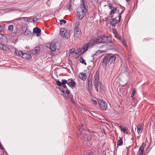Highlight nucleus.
<instances>
[{
    "label": "nucleus",
    "instance_id": "1",
    "mask_svg": "<svg viewBox=\"0 0 155 155\" xmlns=\"http://www.w3.org/2000/svg\"><path fill=\"white\" fill-rule=\"evenodd\" d=\"M87 11V9L85 7L83 2V4L81 5L77 9L78 18L79 20H81L84 17L85 13Z\"/></svg>",
    "mask_w": 155,
    "mask_h": 155
},
{
    "label": "nucleus",
    "instance_id": "2",
    "mask_svg": "<svg viewBox=\"0 0 155 155\" xmlns=\"http://www.w3.org/2000/svg\"><path fill=\"white\" fill-rule=\"evenodd\" d=\"M77 129L78 130L77 132L78 137L79 136H80L81 134H82V133L83 131L84 132V133H86V132L89 133V130L87 129L86 126L83 124H81L78 126L77 127Z\"/></svg>",
    "mask_w": 155,
    "mask_h": 155
},
{
    "label": "nucleus",
    "instance_id": "3",
    "mask_svg": "<svg viewBox=\"0 0 155 155\" xmlns=\"http://www.w3.org/2000/svg\"><path fill=\"white\" fill-rule=\"evenodd\" d=\"M74 39L77 40L80 38L81 35V30L78 26L75 27L74 30Z\"/></svg>",
    "mask_w": 155,
    "mask_h": 155
},
{
    "label": "nucleus",
    "instance_id": "4",
    "mask_svg": "<svg viewBox=\"0 0 155 155\" xmlns=\"http://www.w3.org/2000/svg\"><path fill=\"white\" fill-rule=\"evenodd\" d=\"M98 103L100 107L104 110H106L107 108V104L106 102L104 100L98 99Z\"/></svg>",
    "mask_w": 155,
    "mask_h": 155
},
{
    "label": "nucleus",
    "instance_id": "5",
    "mask_svg": "<svg viewBox=\"0 0 155 155\" xmlns=\"http://www.w3.org/2000/svg\"><path fill=\"white\" fill-rule=\"evenodd\" d=\"M82 133V134H81L80 136H79L80 138L83 142L87 141L88 140V136L90 135V132H89V133L87 132L84 133V132L83 131Z\"/></svg>",
    "mask_w": 155,
    "mask_h": 155
},
{
    "label": "nucleus",
    "instance_id": "6",
    "mask_svg": "<svg viewBox=\"0 0 155 155\" xmlns=\"http://www.w3.org/2000/svg\"><path fill=\"white\" fill-rule=\"evenodd\" d=\"M88 48H90V46L87 44L84 45L81 49L78 50L79 52L78 54L81 55L83 54L88 50Z\"/></svg>",
    "mask_w": 155,
    "mask_h": 155
},
{
    "label": "nucleus",
    "instance_id": "7",
    "mask_svg": "<svg viewBox=\"0 0 155 155\" xmlns=\"http://www.w3.org/2000/svg\"><path fill=\"white\" fill-rule=\"evenodd\" d=\"M101 43H110L112 41L109 37L103 36L101 37Z\"/></svg>",
    "mask_w": 155,
    "mask_h": 155
},
{
    "label": "nucleus",
    "instance_id": "8",
    "mask_svg": "<svg viewBox=\"0 0 155 155\" xmlns=\"http://www.w3.org/2000/svg\"><path fill=\"white\" fill-rule=\"evenodd\" d=\"M67 84L71 87H73L76 85L75 82L71 78L69 79L68 80H67Z\"/></svg>",
    "mask_w": 155,
    "mask_h": 155
},
{
    "label": "nucleus",
    "instance_id": "9",
    "mask_svg": "<svg viewBox=\"0 0 155 155\" xmlns=\"http://www.w3.org/2000/svg\"><path fill=\"white\" fill-rule=\"evenodd\" d=\"M46 46L47 47L49 48L52 51H54L56 50L57 47L56 43H54L51 44H46Z\"/></svg>",
    "mask_w": 155,
    "mask_h": 155
},
{
    "label": "nucleus",
    "instance_id": "10",
    "mask_svg": "<svg viewBox=\"0 0 155 155\" xmlns=\"http://www.w3.org/2000/svg\"><path fill=\"white\" fill-rule=\"evenodd\" d=\"M108 63H110L109 55H105L103 59L102 65L105 68Z\"/></svg>",
    "mask_w": 155,
    "mask_h": 155
},
{
    "label": "nucleus",
    "instance_id": "11",
    "mask_svg": "<svg viewBox=\"0 0 155 155\" xmlns=\"http://www.w3.org/2000/svg\"><path fill=\"white\" fill-rule=\"evenodd\" d=\"M118 56V55L117 54L111 56L109 55V62L110 64L114 63V62L117 57Z\"/></svg>",
    "mask_w": 155,
    "mask_h": 155
},
{
    "label": "nucleus",
    "instance_id": "12",
    "mask_svg": "<svg viewBox=\"0 0 155 155\" xmlns=\"http://www.w3.org/2000/svg\"><path fill=\"white\" fill-rule=\"evenodd\" d=\"M109 22L108 21V23L111 24L114 26H115L117 22H119V20H117L115 18H112L111 20L109 19Z\"/></svg>",
    "mask_w": 155,
    "mask_h": 155
},
{
    "label": "nucleus",
    "instance_id": "13",
    "mask_svg": "<svg viewBox=\"0 0 155 155\" xmlns=\"http://www.w3.org/2000/svg\"><path fill=\"white\" fill-rule=\"evenodd\" d=\"M41 31L40 29L37 27H35L33 30V33L36 34L37 36H39L40 35Z\"/></svg>",
    "mask_w": 155,
    "mask_h": 155
},
{
    "label": "nucleus",
    "instance_id": "14",
    "mask_svg": "<svg viewBox=\"0 0 155 155\" xmlns=\"http://www.w3.org/2000/svg\"><path fill=\"white\" fill-rule=\"evenodd\" d=\"M21 57L24 60H29L31 56L29 54L23 53Z\"/></svg>",
    "mask_w": 155,
    "mask_h": 155
},
{
    "label": "nucleus",
    "instance_id": "15",
    "mask_svg": "<svg viewBox=\"0 0 155 155\" xmlns=\"http://www.w3.org/2000/svg\"><path fill=\"white\" fill-rule=\"evenodd\" d=\"M146 146V144L144 143H142L139 150V153L138 155H143L144 152V149Z\"/></svg>",
    "mask_w": 155,
    "mask_h": 155
},
{
    "label": "nucleus",
    "instance_id": "16",
    "mask_svg": "<svg viewBox=\"0 0 155 155\" xmlns=\"http://www.w3.org/2000/svg\"><path fill=\"white\" fill-rule=\"evenodd\" d=\"M87 44L90 46V48H91L92 47L94 46L95 44H96L95 38H93Z\"/></svg>",
    "mask_w": 155,
    "mask_h": 155
},
{
    "label": "nucleus",
    "instance_id": "17",
    "mask_svg": "<svg viewBox=\"0 0 155 155\" xmlns=\"http://www.w3.org/2000/svg\"><path fill=\"white\" fill-rule=\"evenodd\" d=\"M40 50V48L39 47H35V48L31 51V53L34 54L38 53Z\"/></svg>",
    "mask_w": 155,
    "mask_h": 155
},
{
    "label": "nucleus",
    "instance_id": "18",
    "mask_svg": "<svg viewBox=\"0 0 155 155\" xmlns=\"http://www.w3.org/2000/svg\"><path fill=\"white\" fill-rule=\"evenodd\" d=\"M79 77V78L83 81H85L87 78V76L85 73H80Z\"/></svg>",
    "mask_w": 155,
    "mask_h": 155
},
{
    "label": "nucleus",
    "instance_id": "19",
    "mask_svg": "<svg viewBox=\"0 0 155 155\" xmlns=\"http://www.w3.org/2000/svg\"><path fill=\"white\" fill-rule=\"evenodd\" d=\"M15 51L14 54L16 56H20L21 57L23 52L22 51H18V50L15 49Z\"/></svg>",
    "mask_w": 155,
    "mask_h": 155
},
{
    "label": "nucleus",
    "instance_id": "20",
    "mask_svg": "<svg viewBox=\"0 0 155 155\" xmlns=\"http://www.w3.org/2000/svg\"><path fill=\"white\" fill-rule=\"evenodd\" d=\"M119 127L120 128L121 131L123 133L126 134H128V132L127 131V129L126 126H119Z\"/></svg>",
    "mask_w": 155,
    "mask_h": 155
},
{
    "label": "nucleus",
    "instance_id": "21",
    "mask_svg": "<svg viewBox=\"0 0 155 155\" xmlns=\"http://www.w3.org/2000/svg\"><path fill=\"white\" fill-rule=\"evenodd\" d=\"M21 30L24 31L25 30L28 29V25L25 23H22L21 25Z\"/></svg>",
    "mask_w": 155,
    "mask_h": 155
},
{
    "label": "nucleus",
    "instance_id": "22",
    "mask_svg": "<svg viewBox=\"0 0 155 155\" xmlns=\"http://www.w3.org/2000/svg\"><path fill=\"white\" fill-rule=\"evenodd\" d=\"M74 0H70L69 6H68V9L71 11V9L72 8V6L74 5Z\"/></svg>",
    "mask_w": 155,
    "mask_h": 155
},
{
    "label": "nucleus",
    "instance_id": "23",
    "mask_svg": "<svg viewBox=\"0 0 155 155\" xmlns=\"http://www.w3.org/2000/svg\"><path fill=\"white\" fill-rule=\"evenodd\" d=\"M94 83L96 91L97 92L98 91V86L99 85V81H94Z\"/></svg>",
    "mask_w": 155,
    "mask_h": 155
},
{
    "label": "nucleus",
    "instance_id": "24",
    "mask_svg": "<svg viewBox=\"0 0 155 155\" xmlns=\"http://www.w3.org/2000/svg\"><path fill=\"white\" fill-rule=\"evenodd\" d=\"M143 129V127L142 126H138L137 127V131L138 134H139L142 132Z\"/></svg>",
    "mask_w": 155,
    "mask_h": 155
},
{
    "label": "nucleus",
    "instance_id": "25",
    "mask_svg": "<svg viewBox=\"0 0 155 155\" xmlns=\"http://www.w3.org/2000/svg\"><path fill=\"white\" fill-rule=\"evenodd\" d=\"M99 71H97L95 75H94V78H95V79H94V81H99Z\"/></svg>",
    "mask_w": 155,
    "mask_h": 155
},
{
    "label": "nucleus",
    "instance_id": "26",
    "mask_svg": "<svg viewBox=\"0 0 155 155\" xmlns=\"http://www.w3.org/2000/svg\"><path fill=\"white\" fill-rule=\"evenodd\" d=\"M0 38H2L5 42H7L8 41V39L4 35L2 34H0Z\"/></svg>",
    "mask_w": 155,
    "mask_h": 155
},
{
    "label": "nucleus",
    "instance_id": "27",
    "mask_svg": "<svg viewBox=\"0 0 155 155\" xmlns=\"http://www.w3.org/2000/svg\"><path fill=\"white\" fill-rule=\"evenodd\" d=\"M111 10L109 14L110 15H112L115 14L117 11V8L115 7L113 8L112 9H110Z\"/></svg>",
    "mask_w": 155,
    "mask_h": 155
},
{
    "label": "nucleus",
    "instance_id": "28",
    "mask_svg": "<svg viewBox=\"0 0 155 155\" xmlns=\"http://www.w3.org/2000/svg\"><path fill=\"white\" fill-rule=\"evenodd\" d=\"M65 38H68L70 37V32L68 30H65Z\"/></svg>",
    "mask_w": 155,
    "mask_h": 155
},
{
    "label": "nucleus",
    "instance_id": "29",
    "mask_svg": "<svg viewBox=\"0 0 155 155\" xmlns=\"http://www.w3.org/2000/svg\"><path fill=\"white\" fill-rule=\"evenodd\" d=\"M61 91L63 92V95L64 97L67 100H69V98L67 96H66V94L65 93V91L62 88L60 89Z\"/></svg>",
    "mask_w": 155,
    "mask_h": 155
},
{
    "label": "nucleus",
    "instance_id": "30",
    "mask_svg": "<svg viewBox=\"0 0 155 155\" xmlns=\"http://www.w3.org/2000/svg\"><path fill=\"white\" fill-rule=\"evenodd\" d=\"M120 6H121L122 9H123V10L120 13L119 12V22H120V20L121 18V15L124 12V11L125 10V8L124 7H123V6H122L121 5H120Z\"/></svg>",
    "mask_w": 155,
    "mask_h": 155
},
{
    "label": "nucleus",
    "instance_id": "31",
    "mask_svg": "<svg viewBox=\"0 0 155 155\" xmlns=\"http://www.w3.org/2000/svg\"><path fill=\"white\" fill-rule=\"evenodd\" d=\"M24 31V34L25 35L29 36L31 34V32L27 29L25 30Z\"/></svg>",
    "mask_w": 155,
    "mask_h": 155
},
{
    "label": "nucleus",
    "instance_id": "32",
    "mask_svg": "<svg viewBox=\"0 0 155 155\" xmlns=\"http://www.w3.org/2000/svg\"><path fill=\"white\" fill-rule=\"evenodd\" d=\"M95 38L96 44L101 43V37H99Z\"/></svg>",
    "mask_w": 155,
    "mask_h": 155
},
{
    "label": "nucleus",
    "instance_id": "33",
    "mask_svg": "<svg viewBox=\"0 0 155 155\" xmlns=\"http://www.w3.org/2000/svg\"><path fill=\"white\" fill-rule=\"evenodd\" d=\"M22 19H23L24 21L26 22H28V17H24L21 18H18V20H20Z\"/></svg>",
    "mask_w": 155,
    "mask_h": 155
},
{
    "label": "nucleus",
    "instance_id": "34",
    "mask_svg": "<svg viewBox=\"0 0 155 155\" xmlns=\"http://www.w3.org/2000/svg\"><path fill=\"white\" fill-rule=\"evenodd\" d=\"M87 84L89 87L91 88L92 87V84L91 81L90 79L87 80Z\"/></svg>",
    "mask_w": 155,
    "mask_h": 155
},
{
    "label": "nucleus",
    "instance_id": "35",
    "mask_svg": "<svg viewBox=\"0 0 155 155\" xmlns=\"http://www.w3.org/2000/svg\"><path fill=\"white\" fill-rule=\"evenodd\" d=\"M80 62L83 64H84L85 65H86V63L85 62V60L82 57H81L79 59Z\"/></svg>",
    "mask_w": 155,
    "mask_h": 155
},
{
    "label": "nucleus",
    "instance_id": "36",
    "mask_svg": "<svg viewBox=\"0 0 155 155\" xmlns=\"http://www.w3.org/2000/svg\"><path fill=\"white\" fill-rule=\"evenodd\" d=\"M14 26L12 25H9L8 27V30L10 32L12 31L13 30Z\"/></svg>",
    "mask_w": 155,
    "mask_h": 155
},
{
    "label": "nucleus",
    "instance_id": "37",
    "mask_svg": "<svg viewBox=\"0 0 155 155\" xmlns=\"http://www.w3.org/2000/svg\"><path fill=\"white\" fill-rule=\"evenodd\" d=\"M67 83V80L65 79L64 81H63V83L62 84V86H63V87L64 88H66L67 89V87L66 85V84Z\"/></svg>",
    "mask_w": 155,
    "mask_h": 155
},
{
    "label": "nucleus",
    "instance_id": "38",
    "mask_svg": "<svg viewBox=\"0 0 155 155\" xmlns=\"http://www.w3.org/2000/svg\"><path fill=\"white\" fill-rule=\"evenodd\" d=\"M64 80L65 79H62L61 80V82L59 80L57 81H56L57 84L59 86H62V83H63V81H64Z\"/></svg>",
    "mask_w": 155,
    "mask_h": 155
},
{
    "label": "nucleus",
    "instance_id": "39",
    "mask_svg": "<svg viewBox=\"0 0 155 155\" xmlns=\"http://www.w3.org/2000/svg\"><path fill=\"white\" fill-rule=\"evenodd\" d=\"M123 140L121 139L118 140L117 142V144L118 146H121L123 144Z\"/></svg>",
    "mask_w": 155,
    "mask_h": 155
},
{
    "label": "nucleus",
    "instance_id": "40",
    "mask_svg": "<svg viewBox=\"0 0 155 155\" xmlns=\"http://www.w3.org/2000/svg\"><path fill=\"white\" fill-rule=\"evenodd\" d=\"M20 30L18 29H16L17 32H13L11 34L12 36L14 37H16V35L17 34V32H18L19 33Z\"/></svg>",
    "mask_w": 155,
    "mask_h": 155
},
{
    "label": "nucleus",
    "instance_id": "41",
    "mask_svg": "<svg viewBox=\"0 0 155 155\" xmlns=\"http://www.w3.org/2000/svg\"><path fill=\"white\" fill-rule=\"evenodd\" d=\"M3 50L7 52L8 51H9V46L6 45H4Z\"/></svg>",
    "mask_w": 155,
    "mask_h": 155
},
{
    "label": "nucleus",
    "instance_id": "42",
    "mask_svg": "<svg viewBox=\"0 0 155 155\" xmlns=\"http://www.w3.org/2000/svg\"><path fill=\"white\" fill-rule=\"evenodd\" d=\"M136 93V91L135 88H134L132 91V93L131 94V97H133L134 96Z\"/></svg>",
    "mask_w": 155,
    "mask_h": 155
},
{
    "label": "nucleus",
    "instance_id": "43",
    "mask_svg": "<svg viewBox=\"0 0 155 155\" xmlns=\"http://www.w3.org/2000/svg\"><path fill=\"white\" fill-rule=\"evenodd\" d=\"M60 25H62L63 24V23L64 24H65L66 23V21L65 20L62 19L60 21Z\"/></svg>",
    "mask_w": 155,
    "mask_h": 155
},
{
    "label": "nucleus",
    "instance_id": "44",
    "mask_svg": "<svg viewBox=\"0 0 155 155\" xmlns=\"http://www.w3.org/2000/svg\"><path fill=\"white\" fill-rule=\"evenodd\" d=\"M38 20V18L37 17H34L32 18L33 22L34 23H35Z\"/></svg>",
    "mask_w": 155,
    "mask_h": 155
},
{
    "label": "nucleus",
    "instance_id": "45",
    "mask_svg": "<svg viewBox=\"0 0 155 155\" xmlns=\"http://www.w3.org/2000/svg\"><path fill=\"white\" fill-rule=\"evenodd\" d=\"M99 86L100 88V90H101L102 88L103 87V85L102 84L101 82H99Z\"/></svg>",
    "mask_w": 155,
    "mask_h": 155
},
{
    "label": "nucleus",
    "instance_id": "46",
    "mask_svg": "<svg viewBox=\"0 0 155 155\" xmlns=\"http://www.w3.org/2000/svg\"><path fill=\"white\" fill-rule=\"evenodd\" d=\"M91 102L92 103L95 105H96L97 104V101L96 100H92L91 101Z\"/></svg>",
    "mask_w": 155,
    "mask_h": 155
},
{
    "label": "nucleus",
    "instance_id": "47",
    "mask_svg": "<svg viewBox=\"0 0 155 155\" xmlns=\"http://www.w3.org/2000/svg\"><path fill=\"white\" fill-rule=\"evenodd\" d=\"M70 93V91L67 88L66 89V91H65V93L66 94H66H68L67 95H69Z\"/></svg>",
    "mask_w": 155,
    "mask_h": 155
},
{
    "label": "nucleus",
    "instance_id": "48",
    "mask_svg": "<svg viewBox=\"0 0 155 155\" xmlns=\"http://www.w3.org/2000/svg\"><path fill=\"white\" fill-rule=\"evenodd\" d=\"M66 96H68L70 100L71 99H73V95L72 94H70L69 95H67Z\"/></svg>",
    "mask_w": 155,
    "mask_h": 155
},
{
    "label": "nucleus",
    "instance_id": "49",
    "mask_svg": "<svg viewBox=\"0 0 155 155\" xmlns=\"http://www.w3.org/2000/svg\"><path fill=\"white\" fill-rule=\"evenodd\" d=\"M28 22H33L32 18V17H28Z\"/></svg>",
    "mask_w": 155,
    "mask_h": 155
},
{
    "label": "nucleus",
    "instance_id": "50",
    "mask_svg": "<svg viewBox=\"0 0 155 155\" xmlns=\"http://www.w3.org/2000/svg\"><path fill=\"white\" fill-rule=\"evenodd\" d=\"M108 7H109V9H112L114 7L112 6L111 4L110 3L108 4Z\"/></svg>",
    "mask_w": 155,
    "mask_h": 155
},
{
    "label": "nucleus",
    "instance_id": "51",
    "mask_svg": "<svg viewBox=\"0 0 155 155\" xmlns=\"http://www.w3.org/2000/svg\"><path fill=\"white\" fill-rule=\"evenodd\" d=\"M60 34L61 37H64L65 36V32H60Z\"/></svg>",
    "mask_w": 155,
    "mask_h": 155
},
{
    "label": "nucleus",
    "instance_id": "52",
    "mask_svg": "<svg viewBox=\"0 0 155 155\" xmlns=\"http://www.w3.org/2000/svg\"><path fill=\"white\" fill-rule=\"evenodd\" d=\"M4 29V27L3 26H0V32H1Z\"/></svg>",
    "mask_w": 155,
    "mask_h": 155
},
{
    "label": "nucleus",
    "instance_id": "53",
    "mask_svg": "<svg viewBox=\"0 0 155 155\" xmlns=\"http://www.w3.org/2000/svg\"><path fill=\"white\" fill-rule=\"evenodd\" d=\"M88 155H96V154L94 152H90L88 153Z\"/></svg>",
    "mask_w": 155,
    "mask_h": 155
},
{
    "label": "nucleus",
    "instance_id": "54",
    "mask_svg": "<svg viewBox=\"0 0 155 155\" xmlns=\"http://www.w3.org/2000/svg\"><path fill=\"white\" fill-rule=\"evenodd\" d=\"M65 31V30L64 29V28H61L60 29V32H64Z\"/></svg>",
    "mask_w": 155,
    "mask_h": 155
},
{
    "label": "nucleus",
    "instance_id": "55",
    "mask_svg": "<svg viewBox=\"0 0 155 155\" xmlns=\"http://www.w3.org/2000/svg\"><path fill=\"white\" fill-rule=\"evenodd\" d=\"M122 42L123 44V45L124 46L126 45L127 43H126V41H125L123 40L122 41Z\"/></svg>",
    "mask_w": 155,
    "mask_h": 155
},
{
    "label": "nucleus",
    "instance_id": "56",
    "mask_svg": "<svg viewBox=\"0 0 155 155\" xmlns=\"http://www.w3.org/2000/svg\"><path fill=\"white\" fill-rule=\"evenodd\" d=\"M4 45L1 44H0V49L3 50V48Z\"/></svg>",
    "mask_w": 155,
    "mask_h": 155
},
{
    "label": "nucleus",
    "instance_id": "57",
    "mask_svg": "<svg viewBox=\"0 0 155 155\" xmlns=\"http://www.w3.org/2000/svg\"><path fill=\"white\" fill-rule=\"evenodd\" d=\"M91 2H97L98 0H90Z\"/></svg>",
    "mask_w": 155,
    "mask_h": 155
},
{
    "label": "nucleus",
    "instance_id": "58",
    "mask_svg": "<svg viewBox=\"0 0 155 155\" xmlns=\"http://www.w3.org/2000/svg\"><path fill=\"white\" fill-rule=\"evenodd\" d=\"M76 25H77V26H78L79 25L80 23L79 21H77L76 23Z\"/></svg>",
    "mask_w": 155,
    "mask_h": 155
},
{
    "label": "nucleus",
    "instance_id": "59",
    "mask_svg": "<svg viewBox=\"0 0 155 155\" xmlns=\"http://www.w3.org/2000/svg\"><path fill=\"white\" fill-rule=\"evenodd\" d=\"M71 100V102L73 103L74 104H75V102L74 101V100L73 99H72Z\"/></svg>",
    "mask_w": 155,
    "mask_h": 155
},
{
    "label": "nucleus",
    "instance_id": "60",
    "mask_svg": "<svg viewBox=\"0 0 155 155\" xmlns=\"http://www.w3.org/2000/svg\"><path fill=\"white\" fill-rule=\"evenodd\" d=\"M115 37L117 38H119V36H117L116 35H115Z\"/></svg>",
    "mask_w": 155,
    "mask_h": 155
},
{
    "label": "nucleus",
    "instance_id": "61",
    "mask_svg": "<svg viewBox=\"0 0 155 155\" xmlns=\"http://www.w3.org/2000/svg\"><path fill=\"white\" fill-rule=\"evenodd\" d=\"M127 2H128L129 1V0H125Z\"/></svg>",
    "mask_w": 155,
    "mask_h": 155
},
{
    "label": "nucleus",
    "instance_id": "62",
    "mask_svg": "<svg viewBox=\"0 0 155 155\" xmlns=\"http://www.w3.org/2000/svg\"><path fill=\"white\" fill-rule=\"evenodd\" d=\"M113 32H114V35H115L116 34H115V32L114 31H113Z\"/></svg>",
    "mask_w": 155,
    "mask_h": 155
},
{
    "label": "nucleus",
    "instance_id": "63",
    "mask_svg": "<svg viewBox=\"0 0 155 155\" xmlns=\"http://www.w3.org/2000/svg\"><path fill=\"white\" fill-rule=\"evenodd\" d=\"M71 50H70V51H69V52H71Z\"/></svg>",
    "mask_w": 155,
    "mask_h": 155
},
{
    "label": "nucleus",
    "instance_id": "64",
    "mask_svg": "<svg viewBox=\"0 0 155 155\" xmlns=\"http://www.w3.org/2000/svg\"><path fill=\"white\" fill-rule=\"evenodd\" d=\"M94 55L92 56L93 57H94Z\"/></svg>",
    "mask_w": 155,
    "mask_h": 155
}]
</instances>
